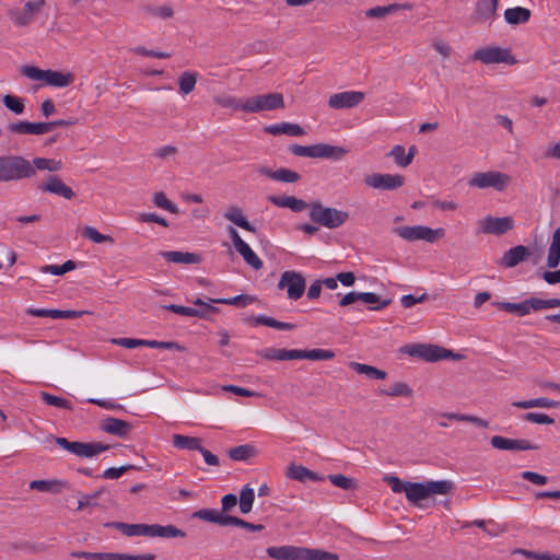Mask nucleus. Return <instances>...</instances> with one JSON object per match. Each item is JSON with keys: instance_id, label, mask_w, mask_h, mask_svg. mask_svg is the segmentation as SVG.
Here are the masks:
<instances>
[{"instance_id": "1", "label": "nucleus", "mask_w": 560, "mask_h": 560, "mask_svg": "<svg viewBox=\"0 0 560 560\" xmlns=\"http://www.w3.org/2000/svg\"><path fill=\"white\" fill-rule=\"evenodd\" d=\"M106 527L119 530L125 536H149L162 538H184L186 533L174 525L160 524H128L124 522H108Z\"/></svg>"}, {"instance_id": "2", "label": "nucleus", "mask_w": 560, "mask_h": 560, "mask_svg": "<svg viewBox=\"0 0 560 560\" xmlns=\"http://www.w3.org/2000/svg\"><path fill=\"white\" fill-rule=\"evenodd\" d=\"M28 160L19 154L0 155V183H16L30 179Z\"/></svg>"}, {"instance_id": "3", "label": "nucleus", "mask_w": 560, "mask_h": 560, "mask_svg": "<svg viewBox=\"0 0 560 560\" xmlns=\"http://www.w3.org/2000/svg\"><path fill=\"white\" fill-rule=\"evenodd\" d=\"M400 352L412 358L422 359L427 362H438L440 360L446 359L459 361L464 358L463 354L455 353L452 350L445 349L443 347L425 343L406 345L400 348Z\"/></svg>"}, {"instance_id": "4", "label": "nucleus", "mask_w": 560, "mask_h": 560, "mask_svg": "<svg viewBox=\"0 0 560 560\" xmlns=\"http://www.w3.org/2000/svg\"><path fill=\"white\" fill-rule=\"evenodd\" d=\"M453 489V482L450 480H438L427 482L407 481L406 498L412 504H418L421 500L428 499L432 494H447Z\"/></svg>"}, {"instance_id": "5", "label": "nucleus", "mask_w": 560, "mask_h": 560, "mask_svg": "<svg viewBox=\"0 0 560 560\" xmlns=\"http://www.w3.org/2000/svg\"><path fill=\"white\" fill-rule=\"evenodd\" d=\"M510 183L511 177L499 171L476 172L468 180L469 187L479 189L493 188L497 191L505 190Z\"/></svg>"}, {"instance_id": "6", "label": "nucleus", "mask_w": 560, "mask_h": 560, "mask_svg": "<svg viewBox=\"0 0 560 560\" xmlns=\"http://www.w3.org/2000/svg\"><path fill=\"white\" fill-rule=\"evenodd\" d=\"M283 107V95L281 93H269L249 97L243 102L241 106H236L235 109L246 113H259L262 110H275Z\"/></svg>"}, {"instance_id": "7", "label": "nucleus", "mask_w": 560, "mask_h": 560, "mask_svg": "<svg viewBox=\"0 0 560 560\" xmlns=\"http://www.w3.org/2000/svg\"><path fill=\"white\" fill-rule=\"evenodd\" d=\"M192 518L202 520L209 523L218 524L220 526H237L248 532H253L254 524L247 521H244L237 516L232 515H223L215 509H201L195 511L191 514Z\"/></svg>"}, {"instance_id": "8", "label": "nucleus", "mask_w": 560, "mask_h": 560, "mask_svg": "<svg viewBox=\"0 0 560 560\" xmlns=\"http://www.w3.org/2000/svg\"><path fill=\"white\" fill-rule=\"evenodd\" d=\"M392 232L408 242L423 240L425 242L433 243L444 235V230L442 228L433 230L424 225L396 226L393 228Z\"/></svg>"}, {"instance_id": "9", "label": "nucleus", "mask_w": 560, "mask_h": 560, "mask_svg": "<svg viewBox=\"0 0 560 560\" xmlns=\"http://www.w3.org/2000/svg\"><path fill=\"white\" fill-rule=\"evenodd\" d=\"M55 442L58 446L63 450L84 458L93 457L100 453H103L109 450L108 444H104L101 442H70L66 438H56Z\"/></svg>"}, {"instance_id": "10", "label": "nucleus", "mask_w": 560, "mask_h": 560, "mask_svg": "<svg viewBox=\"0 0 560 560\" xmlns=\"http://www.w3.org/2000/svg\"><path fill=\"white\" fill-rule=\"evenodd\" d=\"M472 60H478L485 65L491 63H506L515 65L517 60L511 54L509 48H501L499 46H488L477 49L471 56Z\"/></svg>"}, {"instance_id": "11", "label": "nucleus", "mask_w": 560, "mask_h": 560, "mask_svg": "<svg viewBox=\"0 0 560 560\" xmlns=\"http://www.w3.org/2000/svg\"><path fill=\"white\" fill-rule=\"evenodd\" d=\"M266 552L270 558L275 560H315V549L304 547H268Z\"/></svg>"}, {"instance_id": "12", "label": "nucleus", "mask_w": 560, "mask_h": 560, "mask_svg": "<svg viewBox=\"0 0 560 560\" xmlns=\"http://www.w3.org/2000/svg\"><path fill=\"white\" fill-rule=\"evenodd\" d=\"M305 279L296 271L282 272L278 282L279 289H287L288 298L291 300H299L305 291Z\"/></svg>"}, {"instance_id": "13", "label": "nucleus", "mask_w": 560, "mask_h": 560, "mask_svg": "<svg viewBox=\"0 0 560 560\" xmlns=\"http://www.w3.org/2000/svg\"><path fill=\"white\" fill-rule=\"evenodd\" d=\"M260 357L266 360H302L308 359L315 360V349L312 350H287V349H276V348H267L257 352Z\"/></svg>"}, {"instance_id": "14", "label": "nucleus", "mask_w": 560, "mask_h": 560, "mask_svg": "<svg viewBox=\"0 0 560 560\" xmlns=\"http://www.w3.org/2000/svg\"><path fill=\"white\" fill-rule=\"evenodd\" d=\"M46 4L45 0L27 1L23 9H12L9 11L10 20L19 27L30 25L42 8Z\"/></svg>"}, {"instance_id": "15", "label": "nucleus", "mask_w": 560, "mask_h": 560, "mask_svg": "<svg viewBox=\"0 0 560 560\" xmlns=\"http://www.w3.org/2000/svg\"><path fill=\"white\" fill-rule=\"evenodd\" d=\"M364 183L369 187L383 190H395L405 184V177L399 174H371L364 177Z\"/></svg>"}, {"instance_id": "16", "label": "nucleus", "mask_w": 560, "mask_h": 560, "mask_svg": "<svg viewBox=\"0 0 560 560\" xmlns=\"http://www.w3.org/2000/svg\"><path fill=\"white\" fill-rule=\"evenodd\" d=\"M358 301H361L363 303L368 304H376L375 306H370L369 310L371 311H380L388 306L392 302L390 299H385L381 301L380 295L373 292H349L347 293L340 301V306H347L352 303H355Z\"/></svg>"}, {"instance_id": "17", "label": "nucleus", "mask_w": 560, "mask_h": 560, "mask_svg": "<svg viewBox=\"0 0 560 560\" xmlns=\"http://www.w3.org/2000/svg\"><path fill=\"white\" fill-rule=\"evenodd\" d=\"M365 98L361 91H345L329 96L328 106L334 109H349L359 106Z\"/></svg>"}, {"instance_id": "18", "label": "nucleus", "mask_w": 560, "mask_h": 560, "mask_svg": "<svg viewBox=\"0 0 560 560\" xmlns=\"http://www.w3.org/2000/svg\"><path fill=\"white\" fill-rule=\"evenodd\" d=\"M268 200L279 207L289 208L293 212H302L305 209H310V218L315 221V203H307L302 199H298L294 196H268Z\"/></svg>"}, {"instance_id": "19", "label": "nucleus", "mask_w": 560, "mask_h": 560, "mask_svg": "<svg viewBox=\"0 0 560 560\" xmlns=\"http://www.w3.org/2000/svg\"><path fill=\"white\" fill-rule=\"evenodd\" d=\"M490 444L493 448L501 451H532L539 448L537 444L532 443L529 440L508 439L501 435L492 436Z\"/></svg>"}, {"instance_id": "20", "label": "nucleus", "mask_w": 560, "mask_h": 560, "mask_svg": "<svg viewBox=\"0 0 560 560\" xmlns=\"http://www.w3.org/2000/svg\"><path fill=\"white\" fill-rule=\"evenodd\" d=\"M514 228L512 217H486L480 221V229L485 234L503 235Z\"/></svg>"}, {"instance_id": "21", "label": "nucleus", "mask_w": 560, "mask_h": 560, "mask_svg": "<svg viewBox=\"0 0 560 560\" xmlns=\"http://www.w3.org/2000/svg\"><path fill=\"white\" fill-rule=\"evenodd\" d=\"M349 214L346 211L337 210L335 208H323L317 203V224L324 225L328 229H336L342 225Z\"/></svg>"}, {"instance_id": "22", "label": "nucleus", "mask_w": 560, "mask_h": 560, "mask_svg": "<svg viewBox=\"0 0 560 560\" xmlns=\"http://www.w3.org/2000/svg\"><path fill=\"white\" fill-rule=\"evenodd\" d=\"M38 189L43 192L61 196L67 200H71L75 196L72 188L67 186L57 175H49L46 182L38 186Z\"/></svg>"}, {"instance_id": "23", "label": "nucleus", "mask_w": 560, "mask_h": 560, "mask_svg": "<svg viewBox=\"0 0 560 560\" xmlns=\"http://www.w3.org/2000/svg\"><path fill=\"white\" fill-rule=\"evenodd\" d=\"M532 255L528 247L516 245L506 250L501 257L499 265L504 268H514L518 264L527 260Z\"/></svg>"}, {"instance_id": "24", "label": "nucleus", "mask_w": 560, "mask_h": 560, "mask_svg": "<svg viewBox=\"0 0 560 560\" xmlns=\"http://www.w3.org/2000/svg\"><path fill=\"white\" fill-rule=\"evenodd\" d=\"M528 314L530 310L540 311L547 308H553L560 306V299L553 298L548 300H542L539 298H529L526 300ZM546 319L551 323L560 324V313L559 314H550L546 316Z\"/></svg>"}, {"instance_id": "25", "label": "nucleus", "mask_w": 560, "mask_h": 560, "mask_svg": "<svg viewBox=\"0 0 560 560\" xmlns=\"http://www.w3.org/2000/svg\"><path fill=\"white\" fill-rule=\"evenodd\" d=\"M7 129L11 133L15 135H45L46 126L45 122H32L26 120H19L16 122H11L8 125Z\"/></svg>"}, {"instance_id": "26", "label": "nucleus", "mask_w": 560, "mask_h": 560, "mask_svg": "<svg viewBox=\"0 0 560 560\" xmlns=\"http://www.w3.org/2000/svg\"><path fill=\"white\" fill-rule=\"evenodd\" d=\"M101 430L118 438H126L131 430V425L125 420L107 417L102 421Z\"/></svg>"}, {"instance_id": "27", "label": "nucleus", "mask_w": 560, "mask_h": 560, "mask_svg": "<svg viewBox=\"0 0 560 560\" xmlns=\"http://www.w3.org/2000/svg\"><path fill=\"white\" fill-rule=\"evenodd\" d=\"M499 0H478L472 13V20L478 23L492 19L498 9Z\"/></svg>"}, {"instance_id": "28", "label": "nucleus", "mask_w": 560, "mask_h": 560, "mask_svg": "<svg viewBox=\"0 0 560 560\" xmlns=\"http://www.w3.org/2000/svg\"><path fill=\"white\" fill-rule=\"evenodd\" d=\"M160 255L170 262L174 264H200L202 258L199 254L177 250L161 252Z\"/></svg>"}, {"instance_id": "29", "label": "nucleus", "mask_w": 560, "mask_h": 560, "mask_svg": "<svg viewBox=\"0 0 560 560\" xmlns=\"http://www.w3.org/2000/svg\"><path fill=\"white\" fill-rule=\"evenodd\" d=\"M68 488V482L59 479L33 480L30 482V489L49 493H60Z\"/></svg>"}, {"instance_id": "30", "label": "nucleus", "mask_w": 560, "mask_h": 560, "mask_svg": "<svg viewBox=\"0 0 560 560\" xmlns=\"http://www.w3.org/2000/svg\"><path fill=\"white\" fill-rule=\"evenodd\" d=\"M265 131L272 136L288 135L299 137L305 135V130L298 124L280 122L265 127Z\"/></svg>"}, {"instance_id": "31", "label": "nucleus", "mask_w": 560, "mask_h": 560, "mask_svg": "<svg viewBox=\"0 0 560 560\" xmlns=\"http://www.w3.org/2000/svg\"><path fill=\"white\" fill-rule=\"evenodd\" d=\"M224 218L245 231L252 233L256 232V228L246 219L243 214V210L237 206L229 207L224 213Z\"/></svg>"}, {"instance_id": "32", "label": "nucleus", "mask_w": 560, "mask_h": 560, "mask_svg": "<svg viewBox=\"0 0 560 560\" xmlns=\"http://www.w3.org/2000/svg\"><path fill=\"white\" fill-rule=\"evenodd\" d=\"M31 165L30 179L36 175L37 171L57 172L62 167L61 161L47 158H34L28 160Z\"/></svg>"}, {"instance_id": "33", "label": "nucleus", "mask_w": 560, "mask_h": 560, "mask_svg": "<svg viewBox=\"0 0 560 560\" xmlns=\"http://www.w3.org/2000/svg\"><path fill=\"white\" fill-rule=\"evenodd\" d=\"M245 322L254 325H264L279 330H292L295 328L294 324L280 322L266 315L249 316L245 318Z\"/></svg>"}, {"instance_id": "34", "label": "nucleus", "mask_w": 560, "mask_h": 560, "mask_svg": "<svg viewBox=\"0 0 560 560\" xmlns=\"http://www.w3.org/2000/svg\"><path fill=\"white\" fill-rule=\"evenodd\" d=\"M74 74L71 72H60L56 70H46L45 82L50 86L67 88L74 82Z\"/></svg>"}, {"instance_id": "35", "label": "nucleus", "mask_w": 560, "mask_h": 560, "mask_svg": "<svg viewBox=\"0 0 560 560\" xmlns=\"http://www.w3.org/2000/svg\"><path fill=\"white\" fill-rule=\"evenodd\" d=\"M287 478L296 480L300 482H315V471L311 470L302 465L291 463L285 472Z\"/></svg>"}, {"instance_id": "36", "label": "nucleus", "mask_w": 560, "mask_h": 560, "mask_svg": "<svg viewBox=\"0 0 560 560\" xmlns=\"http://www.w3.org/2000/svg\"><path fill=\"white\" fill-rule=\"evenodd\" d=\"M349 151L342 147L331 145L328 143H317V159L339 161Z\"/></svg>"}, {"instance_id": "37", "label": "nucleus", "mask_w": 560, "mask_h": 560, "mask_svg": "<svg viewBox=\"0 0 560 560\" xmlns=\"http://www.w3.org/2000/svg\"><path fill=\"white\" fill-rule=\"evenodd\" d=\"M530 10L523 7L506 9L504 12L505 21L511 25H518L529 21Z\"/></svg>"}, {"instance_id": "38", "label": "nucleus", "mask_w": 560, "mask_h": 560, "mask_svg": "<svg viewBox=\"0 0 560 560\" xmlns=\"http://www.w3.org/2000/svg\"><path fill=\"white\" fill-rule=\"evenodd\" d=\"M173 445L178 450L199 451L201 450V439L183 434H174Z\"/></svg>"}, {"instance_id": "39", "label": "nucleus", "mask_w": 560, "mask_h": 560, "mask_svg": "<svg viewBox=\"0 0 560 560\" xmlns=\"http://www.w3.org/2000/svg\"><path fill=\"white\" fill-rule=\"evenodd\" d=\"M257 454V451L255 446L250 444H243L238 445L236 447H232L228 451V455L232 460L235 462H245L249 458L255 457Z\"/></svg>"}, {"instance_id": "40", "label": "nucleus", "mask_w": 560, "mask_h": 560, "mask_svg": "<svg viewBox=\"0 0 560 560\" xmlns=\"http://www.w3.org/2000/svg\"><path fill=\"white\" fill-rule=\"evenodd\" d=\"M350 369L359 374H363L372 380H384L387 375V373L384 370H380L375 366L358 363V362H350L349 364Z\"/></svg>"}, {"instance_id": "41", "label": "nucleus", "mask_w": 560, "mask_h": 560, "mask_svg": "<svg viewBox=\"0 0 560 560\" xmlns=\"http://www.w3.org/2000/svg\"><path fill=\"white\" fill-rule=\"evenodd\" d=\"M410 8H411V5L407 4V3L406 4L392 3L388 5H384V7L371 8L365 12V15L371 19H382L388 14L396 12L397 10L410 9Z\"/></svg>"}, {"instance_id": "42", "label": "nucleus", "mask_w": 560, "mask_h": 560, "mask_svg": "<svg viewBox=\"0 0 560 560\" xmlns=\"http://www.w3.org/2000/svg\"><path fill=\"white\" fill-rule=\"evenodd\" d=\"M378 393L390 397H410L413 392L407 383L396 382L386 389L381 388Z\"/></svg>"}, {"instance_id": "43", "label": "nucleus", "mask_w": 560, "mask_h": 560, "mask_svg": "<svg viewBox=\"0 0 560 560\" xmlns=\"http://www.w3.org/2000/svg\"><path fill=\"white\" fill-rule=\"evenodd\" d=\"M198 79L197 72L185 71L178 78V88L180 93L189 94L195 90Z\"/></svg>"}, {"instance_id": "44", "label": "nucleus", "mask_w": 560, "mask_h": 560, "mask_svg": "<svg viewBox=\"0 0 560 560\" xmlns=\"http://www.w3.org/2000/svg\"><path fill=\"white\" fill-rule=\"evenodd\" d=\"M256 301V298L248 294H240L233 298H223V299H209L211 303L234 305V306H246Z\"/></svg>"}, {"instance_id": "45", "label": "nucleus", "mask_w": 560, "mask_h": 560, "mask_svg": "<svg viewBox=\"0 0 560 560\" xmlns=\"http://www.w3.org/2000/svg\"><path fill=\"white\" fill-rule=\"evenodd\" d=\"M327 479L337 488L342 490H355L358 488V481L354 478L347 477L341 474H331L327 476Z\"/></svg>"}, {"instance_id": "46", "label": "nucleus", "mask_w": 560, "mask_h": 560, "mask_svg": "<svg viewBox=\"0 0 560 560\" xmlns=\"http://www.w3.org/2000/svg\"><path fill=\"white\" fill-rule=\"evenodd\" d=\"M443 418H446L448 420H456L462 422H469L472 424H476L480 428H488L489 423L488 421L472 415H463V413H456V412H445L442 415Z\"/></svg>"}, {"instance_id": "47", "label": "nucleus", "mask_w": 560, "mask_h": 560, "mask_svg": "<svg viewBox=\"0 0 560 560\" xmlns=\"http://www.w3.org/2000/svg\"><path fill=\"white\" fill-rule=\"evenodd\" d=\"M39 397L42 398V400L45 404H47L49 406H54V407L70 410V411L73 409L71 401L63 397L55 396L47 392H39Z\"/></svg>"}, {"instance_id": "48", "label": "nucleus", "mask_w": 560, "mask_h": 560, "mask_svg": "<svg viewBox=\"0 0 560 560\" xmlns=\"http://www.w3.org/2000/svg\"><path fill=\"white\" fill-rule=\"evenodd\" d=\"M236 252L243 257L245 262L255 270L262 268L261 259L253 252L247 243L244 244L241 248L236 249Z\"/></svg>"}, {"instance_id": "49", "label": "nucleus", "mask_w": 560, "mask_h": 560, "mask_svg": "<svg viewBox=\"0 0 560 560\" xmlns=\"http://www.w3.org/2000/svg\"><path fill=\"white\" fill-rule=\"evenodd\" d=\"M163 308L171 311L173 313L183 315V316H189V317H198V318H207L206 313L201 310H197L195 307H188L177 304H168L163 305Z\"/></svg>"}, {"instance_id": "50", "label": "nucleus", "mask_w": 560, "mask_h": 560, "mask_svg": "<svg viewBox=\"0 0 560 560\" xmlns=\"http://www.w3.org/2000/svg\"><path fill=\"white\" fill-rule=\"evenodd\" d=\"M255 500L254 489L249 486H245L240 493V511L243 514H247L252 511L253 503Z\"/></svg>"}, {"instance_id": "51", "label": "nucleus", "mask_w": 560, "mask_h": 560, "mask_svg": "<svg viewBox=\"0 0 560 560\" xmlns=\"http://www.w3.org/2000/svg\"><path fill=\"white\" fill-rule=\"evenodd\" d=\"M499 310L509 312V313H515L518 316H525L528 314V307L526 300L521 303H511V302H498L493 303Z\"/></svg>"}, {"instance_id": "52", "label": "nucleus", "mask_w": 560, "mask_h": 560, "mask_svg": "<svg viewBox=\"0 0 560 560\" xmlns=\"http://www.w3.org/2000/svg\"><path fill=\"white\" fill-rule=\"evenodd\" d=\"M2 102L10 112L16 115L23 114L25 109L24 101L19 96L7 94L2 97Z\"/></svg>"}, {"instance_id": "53", "label": "nucleus", "mask_w": 560, "mask_h": 560, "mask_svg": "<svg viewBox=\"0 0 560 560\" xmlns=\"http://www.w3.org/2000/svg\"><path fill=\"white\" fill-rule=\"evenodd\" d=\"M82 236L91 240L92 242L96 244L101 243H114V238L110 235L101 234L93 226H85L82 230Z\"/></svg>"}, {"instance_id": "54", "label": "nucleus", "mask_w": 560, "mask_h": 560, "mask_svg": "<svg viewBox=\"0 0 560 560\" xmlns=\"http://www.w3.org/2000/svg\"><path fill=\"white\" fill-rule=\"evenodd\" d=\"M153 203L159 208L170 211L171 213L177 214L179 212L178 207L174 202L168 200L163 191L154 194Z\"/></svg>"}, {"instance_id": "55", "label": "nucleus", "mask_w": 560, "mask_h": 560, "mask_svg": "<svg viewBox=\"0 0 560 560\" xmlns=\"http://www.w3.org/2000/svg\"><path fill=\"white\" fill-rule=\"evenodd\" d=\"M273 175V180L282 182V183H295L301 178V175L290 168L281 167L276 170Z\"/></svg>"}, {"instance_id": "56", "label": "nucleus", "mask_w": 560, "mask_h": 560, "mask_svg": "<svg viewBox=\"0 0 560 560\" xmlns=\"http://www.w3.org/2000/svg\"><path fill=\"white\" fill-rule=\"evenodd\" d=\"M139 469H140V467H138L136 465H131V464L120 466V467H110V468H107L100 477H103L105 479H117L124 472H126L128 470H139Z\"/></svg>"}, {"instance_id": "57", "label": "nucleus", "mask_w": 560, "mask_h": 560, "mask_svg": "<svg viewBox=\"0 0 560 560\" xmlns=\"http://www.w3.org/2000/svg\"><path fill=\"white\" fill-rule=\"evenodd\" d=\"M21 73L27 77L31 80L35 81H45L46 70H42L35 66H23L21 68Z\"/></svg>"}, {"instance_id": "58", "label": "nucleus", "mask_w": 560, "mask_h": 560, "mask_svg": "<svg viewBox=\"0 0 560 560\" xmlns=\"http://www.w3.org/2000/svg\"><path fill=\"white\" fill-rule=\"evenodd\" d=\"M288 150L296 156H307V158L315 159V144H312V145L290 144Z\"/></svg>"}, {"instance_id": "59", "label": "nucleus", "mask_w": 560, "mask_h": 560, "mask_svg": "<svg viewBox=\"0 0 560 560\" xmlns=\"http://www.w3.org/2000/svg\"><path fill=\"white\" fill-rule=\"evenodd\" d=\"M145 347L153 348V349H167V350H177V351L185 350V347L180 346L176 341L147 340Z\"/></svg>"}, {"instance_id": "60", "label": "nucleus", "mask_w": 560, "mask_h": 560, "mask_svg": "<svg viewBox=\"0 0 560 560\" xmlns=\"http://www.w3.org/2000/svg\"><path fill=\"white\" fill-rule=\"evenodd\" d=\"M387 155L392 156L395 163L400 167H407L409 165V163L405 162L406 152L405 148L400 144L394 145Z\"/></svg>"}, {"instance_id": "61", "label": "nucleus", "mask_w": 560, "mask_h": 560, "mask_svg": "<svg viewBox=\"0 0 560 560\" xmlns=\"http://www.w3.org/2000/svg\"><path fill=\"white\" fill-rule=\"evenodd\" d=\"M523 419L528 422L537 424H552L555 420L546 413L527 412L523 416Z\"/></svg>"}, {"instance_id": "62", "label": "nucleus", "mask_w": 560, "mask_h": 560, "mask_svg": "<svg viewBox=\"0 0 560 560\" xmlns=\"http://www.w3.org/2000/svg\"><path fill=\"white\" fill-rule=\"evenodd\" d=\"M132 51L140 56H147V57L159 58V59H167L171 57L170 52L151 50V49H147L142 46L135 47L132 49Z\"/></svg>"}, {"instance_id": "63", "label": "nucleus", "mask_w": 560, "mask_h": 560, "mask_svg": "<svg viewBox=\"0 0 560 560\" xmlns=\"http://www.w3.org/2000/svg\"><path fill=\"white\" fill-rule=\"evenodd\" d=\"M113 342L115 345H118L120 347L127 348V349H133L137 347H145L147 340L144 339H135V338H118L113 339Z\"/></svg>"}, {"instance_id": "64", "label": "nucleus", "mask_w": 560, "mask_h": 560, "mask_svg": "<svg viewBox=\"0 0 560 560\" xmlns=\"http://www.w3.org/2000/svg\"><path fill=\"white\" fill-rule=\"evenodd\" d=\"M237 504V497L233 493H228L221 499V514L231 512Z\"/></svg>"}]
</instances>
